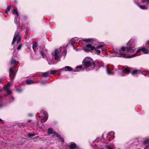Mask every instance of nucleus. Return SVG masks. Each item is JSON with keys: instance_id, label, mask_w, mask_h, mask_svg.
Returning a JSON list of instances; mask_svg holds the SVG:
<instances>
[{"instance_id": "nucleus-54", "label": "nucleus", "mask_w": 149, "mask_h": 149, "mask_svg": "<svg viewBox=\"0 0 149 149\" xmlns=\"http://www.w3.org/2000/svg\"><path fill=\"white\" fill-rule=\"evenodd\" d=\"M12 98L13 99L14 97H12Z\"/></svg>"}, {"instance_id": "nucleus-39", "label": "nucleus", "mask_w": 149, "mask_h": 149, "mask_svg": "<svg viewBox=\"0 0 149 149\" xmlns=\"http://www.w3.org/2000/svg\"><path fill=\"white\" fill-rule=\"evenodd\" d=\"M10 10V8L8 6L7 8L5 10V12L6 13H7L8 12V11H9Z\"/></svg>"}, {"instance_id": "nucleus-15", "label": "nucleus", "mask_w": 149, "mask_h": 149, "mask_svg": "<svg viewBox=\"0 0 149 149\" xmlns=\"http://www.w3.org/2000/svg\"><path fill=\"white\" fill-rule=\"evenodd\" d=\"M49 72H42L41 76L42 77H49Z\"/></svg>"}, {"instance_id": "nucleus-36", "label": "nucleus", "mask_w": 149, "mask_h": 149, "mask_svg": "<svg viewBox=\"0 0 149 149\" xmlns=\"http://www.w3.org/2000/svg\"><path fill=\"white\" fill-rule=\"evenodd\" d=\"M144 143L145 144H148L149 143V139H147L144 141Z\"/></svg>"}, {"instance_id": "nucleus-11", "label": "nucleus", "mask_w": 149, "mask_h": 149, "mask_svg": "<svg viewBox=\"0 0 149 149\" xmlns=\"http://www.w3.org/2000/svg\"><path fill=\"white\" fill-rule=\"evenodd\" d=\"M15 22L17 25V29H19V31L21 32L22 30H21V29L20 28V23L19 22V20L18 21L17 20V17H16L15 19L14 20Z\"/></svg>"}, {"instance_id": "nucleus-42", "label": "nucleus", "mask_w": 149, "mask_h": 149, "mask_svg": "<svg viewBox=\"0 0 149 149\" xmlns=\"http://www.w3.org/2000/svg\"><path fill=\"white\" fill-rule=\"evenodd\" d=\"M146 45H149V40H148L146 42Z\"/></svg>"}, {"instance_id": "nucleus-33", "label": "nucleus", "mask_w": 149, "mask_h": 149, "mask_svg": "<svg viewBox=\"0 0 149 149\" xmlns=\"http://www.w3.org/2000/svg\"><path fill=\"white\" fill-rule=\"evenodd\" d=\"M6 91L7 94L9 95H10L12 93V92L10 89Z\"/></svg>"}, {"instance_id": "nucleus-29", "label": "nucleus", "mask_w": 149, "mask_h": 149, "mask_svg": "<svg viewBox=\"0 0 149 149\" xmlns=\"http://www.w3.org/2000/svg\"><path fill=\"white\" fill-rule=\"evenodd\" d=\"M42 113L43 114V117H45L47 118V113L45 111H44L43 110H42Z\"/></svg>"}, {"instance_id": "nucleus-27", "label": "nucleus", "mask_w": 149, "mask_h": 149, "mask_svg": "<svg viewBox=\"0 0 149 149\" xmlns=\"http://www.w3.org/2000/svg\"><path fill=\"white\" fill-rule=\"evenodd\" d=\"M13 13L14 14L15 13L17 16H19V15L18 11L16 9H14L13 10Z\"/></svg>"}, {"instance_id": "nucleus-40", "label": "nucleus", "mask_w": 149, "mask_h": 149, "mask_svg": "<svg viewBox=\"0 0 149 149\" xmlns=\"http://www.w3.org/2000/svg\"><path fill=\"white\" fill-rule=\"evenodd\" d=\"M82 68V66L81 65L77 66L76 68L77 69H78L79 68L81 69Z\"/></svg>"}, {"instance_id": "nucleus-53", "label": "nucleus", "mask_w": 149, "mask_h": 149, "mask_svg": "<svg viewBox=\"0 0 149 149\" xmlns=\"http://www.w3.org/2000/svg\"><path fill=\"white\" fill-rule=\"evenodd\" d=\"M39 149H43L42 148H40Z\"/></svg>"}, {"instance_id": "nucleus-25", "label": "nucleus", "mask_w": 149, "mask_h": 149, "mask_svg": "<svg viewBox=\"0 0 149 149\" xmlns=\"http://www.w3.org/2000/svg\"><path fill=\"white\" fill-rule=\"evenodd\" d=\"M29 138H31L32 136H34L36 134L35 133H29L27 134Z\"/></svg>"}, {"instance_id": "nucleus-4", "label": "nucleus", "mask_w": 149, "mask_h": 149, "mask_svg": "<svg viewBox=\"0 0 149 149\" xmlns=\"http://www.w3.org/2000/svg\"><path fill=\"white\" fill-rule=\"evenodd\" d=\"M116 52L118 53L119 55V57H123L125 58H132L136 56V54H135L130 56H126V54H125L124 53H122L121 52V50H119L117 51Z\"/></svg>"}, {"instance_id": "nucleus-45", "label": "nucleus", "mask_w": 149, "mask_h": 149, "mask_svg": "<svg viewBox=\"0 0 149 149\" xmlns=\"http://www.w3.org/2000/svg\"><path fill=\"white\" fill-rule=\"evenodd\" d=\"M41 82L42 83V84H45V82L44 81H41Z\"/></svg>"}, {"instance_id": "nucleus-43", "label": "nucleus", "mask_w": 149, "mask_h": 149, "mask_svg": "<svg viewBox=\"0 0 149 149\" xmlns=\"http://www.w3.org/2000/svg\"><path fill=\"white\" fill-rule=\"evenodd\" d=\"M28 116L29 117H32V115L31 113H29L28 114Z\"/></svg>"}, {"instance_id": "nucleus-52", "label": "nucleus", "mask_w": 149, "mask_h": 149, "mask_svg": "<svg viewBox=\"0 0 149 149\" xmlns=\"http://www.w3.org/2000/svg\"><path fill=\"white\" fill-rule=\"evenodd\" d=\"M2 91V89H0V92H1Z\"/></svg>"}, {"instance_id": "nucleus-1", "label": "nucleus", "mask_w": 149, "mask_h": 149, "mask_svg": "<svg viewBox=\"0 0 149 149\" xmlns=\"http://www.w3.org/2000/svg\"><path fill=\"white\" fill-rule=\"evenodd\" d=\"M92 59L90 57H86L83 61L82 64L86 68H87L90 66H92Z\"/></svg>"}, {"instance_id": "nucleus-35", "label": "nucleus", "mask_w": 149, "mask_h": 149, "mask_svg": "<svg viewBox=\"0 0 149 149\" xmlns=\"http://www.w3.org/2000/svg\"><path fill=\"white\" fill-rule=\"evenodd\" d=\"M54 59L55 60H57L59 58H60L59 56H58V54H57L56 55H54Z\"/></svg>"}, {"instance_id": "nucleus-13", "label": "nucleus", "mask_w": 149, "mask_h": 149, "mask_svg": "<svg viewBox=\"0 0 149 149\" xmlns=\"http://www.w3.org/2000/svg\"><path fill=\"white\" fill-rule=\"evenodd\" d=\"M77 147V145L76 144L73 142H71L69 146V147L70 149H75Z\"/></svg>"}, {"instance_id": "nucleus-17", "label": "nucleus", "mask_w": 149, "mask_h": 149, "mask_svg": "<svg viewBox=\"0 0 149 149\" xmlns=\"http://www.w3.org/2000/svg\"><path fill=\"white\" fill-rule=\"evenodd\" d=\"M113 69V68H112L111 70L109 68L108 66H107V72L108 74L109 75L111 74H113V73L111 72V70H112Z\"/></svg>"}, {"instance_id": "nucleus-28", "label": "nucleus", "mask_w": 149, "mask_h": 149, "mask_svg": "<svg viewBox=\"0 0 149 149\" xmlns=\"http://www.w3.org/2000/svg\"><path fill=\"white\" fill-rule=\"evenodd\" d=\"M40 53L41 55L42 56V57L44 58L45 57V55L44 52L40 50Z\"/></svg>"}, {"instance_id": "nucleus-8", "label": "nucleus", "mask_w": 149, "mask_h": 149, "mask_svg": "<svg viewBox=\"0 0 149 149\" xmlns=\"http://www.w3.org/2000/svg\"><path fill=\"white\" fill-rule=\"evenodd\" d=\"M93 67L92 68L93 69L94 68H96L97 69H99L101 67L100 63L97 61H95L93 62Z\"/></svg>"}, {"instance_id": "nucleus-19", "label": "nucleus", "mask_w": 149, "mask_h": 149, "mask_svg": "<svg viewBox=\"0 0 149 149\" xmlns=\"http://www.w3.org/2000/svg\"><path fill=\"white\" fill-rule=\"evenodd\" d=\"M26 83L27 85H29L34 84V82L31 79H27L26 81Z\"/></svg>"}, {"instance_id": "nucleus-51", "label": "nucleus", "mask_w": 149, "mask_h": 149, "mask_svg": "<svg viewBox=\"0 0 149 149\" xmlns=\"http://www.w3.org/2000/svg\"><path fill=\"white\" fill-rule=\"evenodd\" d=\"M73 71H74V72H76L77 71H76V70H74Z\"/></svg>"}, {"instance_id": "nucleus-9", "label": "nucleus", "mask_w": 149, "mask_h": 149, "mask_svg": "<svg viewBox=\"0 0 149 149\" xmlns=\"http://www.w3.org/2000/svg\"><path fill=\"white\" fill-rule=\"evenodd\" d=\"M10 77L11 79L13 80L16 75V73L15 71L12 68H11L9 70Z\"/></svg>"}, {"instance_id": "nucleus-23", "label": "nucleus", "mask_w": 149, "mask_h": 149, "mask_svg": "<svg viewBox=\"0 0 149 149\" xmlns=\"http://www.w3.org/2000/svg\"><path fill=\"white\" fill-rule=\"evenodd\" d=\"M16 60L13 57H12L11 60L10 61V64L11 65H14L16 63Z\"/></svg>"}, {"instance_id": "nucleus-22", "label": "nucleus", "mask_w": 149, "mask_h": 149, "mask_svg": "<svg viewBox=\"0 0 149 149\" xmlns=\"http://www.w3.org/2000/svg\"><path fill=\"white\" fill-rule=\"evenodd\" d=\"M82 40L83 41L87 43H89L91 42L92 41H93V39H83Z\"/></svg>"}, {"instance_id": "nucleus-7", "label": "nucleus", "mask_w": 149, "mask_h": 149, "mask_svg": "<svg viewBox=\"0 0 149 149\" xmlns=\"http://www.w3.org/2000/svg\"><path fill=\"white\" fill-rule=\"evenodd\" d=\"M130 68L128 66L126 67L122 71L121 75L122 76H124L126 75L127 73H129L130 72Z\"/></svg>"}, {"instance_id": "nucleus-32", "label": "nucleus", "mask_w": 149, "mask_h": 149, "mask_svg": "<svg viewBox=\"0 0 149 149\" xmlns=\"http://www.w3.org/2000/svg\"><path fill=\"white\" fill-rule=\"evenodd\" d=\"M94 50L96 52L95 53L97 55H98L100 53L101 51L99 50H97V49H96V50Z\"/></svg>"}, {"instance_id": "nucleus-56", "label": "nucleus", "mask_w": 149, "mask_h": 149, "mask_svg": "<svg viewBox=\"0 0 149 149\" xmlns=\"http://www.w3.org/2000/svg\"><path fill=\"white\" fill-rule=\"evenodd\" d=\"M102 49V51H103V49Z\"/></svg>"}, {"instance_id": "nucleus-14", "label": "nucleus", "mask_w": 149, "mask_h": 149, "mask_svg": "<svg viewBox=\"0 0 149 149\" xmlns=\"http://www.w3.org/2000/svg\"><path fill=\"white\" fill-rule=\"evenodd\" d=\"M46 118H47L45 117H43L41 118V123L42 124V125L41 126H39V125L38 124V123L37 124L39 126V127L40 128H42V126L43 125V123H44L47 120V119H46Z\"/></svg>"}, {"instance_id": "nucleus-38", "label": "nucleus", "mask_w": 149, "mask_h": 149, "mask_svg": "<svg viewBox=\"0 0 149 149\" xmlns=\"http://www.w3.org/2000/svg\"><path fill=\"white\" fill-rule=\"evenodd\" d=\"M59 53V52L57 49H55L54 52V55H56Z\"/></svg>"}, {"instance_id": "nucleus-37", "label": "nucleus", "mask_w": 149, "mask_h": 149, "mask_svg": "<svg viewBox=\"0 0 149 149\" xmlns=\"http://www.w3.org/2000/svg\"><path fill=\"white\" fill-rule=\"evenodd\" d=\"M106 148L107 149H113L111 148V146L109 145H107L106 146Z\"/></svg>"}, {"instance_id": "nucleus-5", "label": "nucleus", "mask_w": 149, "mask_h": 149, "mask_svg": "<svg viewBox=\"0 0 149 149\" xmlns=\"http://www.w3.org/2000/svg\"><path fill=\"white\" fill-rule=\"evenodd\" d=\"M95 47L92 46L91 44H88L86 45V48L84 49L85 51L86 52H93V50H95Z\"/></svg>"}, {"instance_id": "nucleus-10", "label": "nucleus", "mask_w": 149, "mask_h": 149, "mask_svg": "<svg viewBox=\"0 0 149 149\" xmlns=\"http://www.w3.org/2000/svg\"><path fill=\"white\" fill-rule=\"evenodd\" d=\"M60 71L62 70H64L65 71H73V69L71 67L69 66H65L62 69L59 70Z\"/></svg>"}, {"instance_id": "nucleus-30", "label": "nucleus", "mask_w": 149, "mask_h": 149, "mask_svg": "<svg viewBox=\"0 0 149 149\" xmlns=\"http://www.w3.org/2000/svg\"><path fill=\"white\" fill-rule=\"evenodd\" d=\"M23 45V44L20 43L19 44V46L17 47V50H19L20 49Z\"/></svg>"}, {"instance_id": "nucleus-6", "label": "nucleus", "mask_w": 149, "mask_h": 149, "mask_svg": "<svg viewBox=\"0 0 149 149\" xmlns=\"http://www.w3.org/2000/svg\"><path fill=\"white\" fill-rule=\"evenodd\" d=\"M141 51L144 54H148L149 53V50L148 49L145 48L144 47H139L137 50L136 53H138Z\"/></svg>"}, {"instance_id": "nucleus-3", "label": "nucleus", "mask_w": 149, "mask_h": 149, "mask_svg": "<svg viewBox=\"0 0 149 149\" xmlns=\"http://www.w3.org/2000/svg\"><path fill=\"white\" fill-rule=\"evenodd\" d=\"M121 49L123 51H125L126 50L128 52H131L132 51H133L132 49V44L130 42H128L127 43V46L126 47H122L121 48Z\"/></svg>"}, {"instance_id": "nucleus-24", "label": "nucleus", "mask_w": 149, "mask_h": 149, "mask_svg": "<svg viewBox=\"0 0 149 149\" xmlns=\"http://www.w3.org/2000/svg\"><path fill=\"white\" fill-rule=\"evenodd\" d=\"M54 132L53 131L52 128L51 127L49 128L48 129V132L49 134H54Z\"/></svg>"}, {"instance_id": "nucleus-34", "label": "nucleus", "mask_w": 149, "mask_h": 149, "mask_svg": "<svg viewBox=\"0 0 149 149\" xmlns=\"http://www.w3.org/2000/svg\"><path fill=\"white\" fill-rule=\"evenodd\" d=\"M103 47V46L102 45H99L97 46L96 47H95V50H96V49H100L102 48Z\"/></svg>"}, {"instance_id": "nucleus-21", "label": "nucleus", "mask_w": 149, "mask_h": 149, "mask_svg": "<svg viewBox=\"0 0 149 149\" xmlns=\"http://www.w3.org/2000/svg\"><path fill=\"white\" fill-rule=\"evenodd\" d=\"M37 47V43L36 41H34L33 43L32 48L34 50H35L36 47Z\"/></svg>"}, {"instance_id": "nucleus-50", "label": "nucleus", "mask_w": 149, "mask_h": 149, "mask_svg": "<svg viewBox=\"0 0 149 149\" xmlns=\"http://www.w3.org/2000/svg\"><path fill=\"white\" fill-rule=\"evenodd\" d=\"M2 80L1 79H0V83H1V82Z\"/></svg>"}, {"instance_id": "nucleus-2", "label": "nucleus", "mask_w": 149, "mask_h": 149, "mask_svg": "<svg viewBox=\"0 0 149 149\" xmlns=\"http://www.w3.org/2000/svg\"><path fill=\"white\" fill-rule=\"evenodd\" d=\"M21 38L22 35L20 33L16 32L14 36L12 45H13L16 41L17 44L19 43L21 41Z\"/></svg>"}, {"instance_id": "nucleus-12", "label": "nucleus", "mask_w": 149, "mask_h": 149, "mask_svg": "<svg viewBox=\"0 0 149 149\" xmlns=\"http://www.w3.org/2000/svg\"><path fill=\"white\" fill-rule=\"evenodd\" d=\"M54 134L55 135L56 137L58 138L61 141L63 142H64V140L63 138L58 133L56 132H54Z\"/></svg>"}, {"instance_id": "nucleus-31", "label": "nucleus", "mask_w": 149, "mask_h": 149, "mask_svg": "<svg viewBox=\"0 0 149 149\" xmlns=\"http://www.w3.org/2000/svg\"><path fill=\"white\" fill-rule=\"evenodd\" d=\"M141 3H149V0H142Z\"/></svg>"}, {"instance_id": "nucleus-41", "label": "nucleus", "mask_w": 149, "mask_h": 149, "mask_svg": "<svg viewBox=\"0 0 149 149\" xmlns=\"http://www.w3.org/2000/svg\"><path fill=\"white\" fill-rule=\"evenodd\" d=\"M75 43V42L74 41H71L70 42L71 45H72V46H73L74 44Z\"/></svg>"}, {"instance_id": "nucleus-26", "label": "nucleus", "mask_w": 149, "mask_h": 149, "mask_svg": "<svg viewBox=\"0 0 149 149\" xmlns=\"http://www.w3.org/2000/svg\"><path fill=\"white\" fill-rule=\"evenodd\" d=\"M57 72H58V71L56 70H51L49 74H55Z\"/></svg>"}, {"instance_id": "nucleus-16", "label": "nucleus", "mask_w": 149, "mask_h": 149, "mask_svg": "<svg viewBox=\"0 0 149 149\" xmlns=\"http://www.w3.org/2000/svg\"><path fill=\"white\" fill-rule=\"evenodd\" d=\"M10 86V83H8L6 85L4 86L3 87V89L4 91H6L8 90L9 89V87Z\"/></svg>"}, {"instance_id": "nucleus-44", "label": "nucleus", "mask_w": 149, "mask_h": 149, "mask_svg": "<svg viewBox=\"0 0 149 149\" xmlns=\"http://www.w3.org/2000/svg\"><path fill=\"white\" fill-rule=\"evenodd\" d=\"M16 90L17 91L19 92H20L21 91V90H19V89H17Z\"/></svg>"}, {"instance_id": "nucleus-18", "label": "nucleus", "mask_w": 149, "mask_h": 149, "mask_svg": "<svg viewBox=\"0 0 149 149\" xmlns=\"http://www.w3.org/2000/svg\"><path fill=\"white\" fill-rule=\"evenodd\" d=\"M140 73V71L139 70H135L132 71L131 74L133 76H134L136 74H137Z\"/></svg>"}, {"instance_id": "nucleus-48", "label": "nucleus", "mask_w": 149, "mask_h": 149, "mask_svg": "<svg viewBox=\"0 0 149 149\" xmlns=\"http://www.w3.org/2000/svg\"><path fill=\"white\" fill-rule=\"evenodd\" d=\"M31 121V120H28V122H30Z\"/></svg>"}, {"instance_id": "nucleus-47", "label": "nucleus", "mask_w": 149, "mask_h": 149, "mask_svg": "<svg viewBox=\"0 0 149 149\" xmlns=\"http://www.w3.org/2000/svg\"><path fill=\"white\" fill-rule=\"evenodd\" d=\"M3 105L2 104H0V107H2Z\"/></svg>"}, {"instance_id": "nucleus-49", "label": "nucleus", "mask_w": 149, "mask_h": 149, "mask_svg": "<svg viewBox=\"0 0 149 149\" xmlns=\"http://www.w3.org/2000/svg\"><path fill=\"white\" fill-rule=\"evenodd\" d=\"M2 121L3 120L2 119H0V122H2Z\"/></svg>"}, {"instance_id": "nucleus-46", "label": "nucleus", "mask_w": 149, "mask_h": 149, "mask_svg": "<svg viewBox=\"0 0 149 149\" xmlns=\"http://www.w3.org/2000/svg\"><path fill=\"white\" fill-rule=\"evenodd\" d=\"M111 134L112 135H113L114 134V132H111Z\"/></svg>"}, {"instance_id": "nucleus-55", "label": "nucleus", "mask_w": 149, "mask_h": 149, "mask_svg": "<svg viewBox=\"0 0 149 149\" xmlns=\"http://www.w3.org/2000/svg\"><path fill=\"white\" fill-rule=\"evenodd\" d=\"M24 18H26V17H24Z\"/></svg>"}, {"instance_id": "nucleus-20", "label": "nucleus", "mask_w": 149, "mask_h": 149, "mask_svg": "<svg viewBox=\"0 0 149 149\" xmlns=\"http://www.w3.org/2000/svg\"><path fill=\"white\" fill-rule=\"evenodd\" d=\"M136 5L139 6L140 8L143 10H146L148 9V8L146 7L145 6L143 5H139L138 3H136Z\"/></svg>"}]
</instances>
